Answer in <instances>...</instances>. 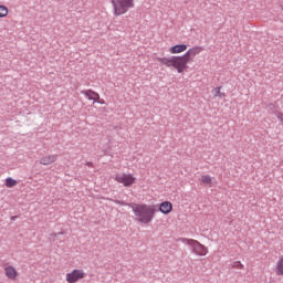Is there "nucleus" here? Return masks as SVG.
I'll list each match as a JSON object with an SVG mask.
<instances>
[{"mask_svg":"<svg viewBox=\"0 0 283 283\" xmlns=\"http://www.w3.org/2000/svg\"><path fill=\"white\" fill-rule=\"evenodd\" d=\"M132 209L137 222H140V224H150L158 212L155 205L147 203H134Z\"/></svg>","mask_w":283,"mask_h":283,"instance_id":"f03ea898","label":"nucleus"},{"mask_svg":"<svg viewBox=\"0 0 283 283\" xmlns=\"http://www.w3.org/2000/svg\"><path fill=\"white\" fill-rule=\"evenodd\" d=\"M112 202H115V205H120L122 207H128L129 203L120 200H112Z\"/></svg>","mask_w":283,"mask_h":283,"instance_id":"a211bd4d","label":"nucleus"},{"mask_svg":"<svg viewBox=\"0 0 283 283\" xmlns=\"http://www.w3.org/2000/svg\"><path fill=\"white\" fill-rule=\"evenodd\" d=\"M200 184L205 187H213V177L210 175H202L200 178Z\"/></svg>","mask_w":283,"mask_h":283,"instance_id":"f8f14e48","label":"nucleus"},{"mask_svg":"<svg viewBox=\"0 0 283 283\" xmlns=\"http://www.w3.org/2000/svg\"><path fill=\"white\" fill-rule=\"evenodd\" d=\"M4 275L8 277V280H11L14 282L19 277V271H17V268L13 265H4L3 266Z\"/></svg>","mask_w":283,"mask_h":283,"instance_id":"0eeeda50","label":"nucleus"},{"mask_svg":"<svg viewBox=\"0 0 283 283\" xmlns=\"http://www.w3.org/2000/svg\"><path fill=\"white\" fill-rule=\"evenodd\" d=\"M184 242L188 244V247L192 248V252L195 255L205 256L209 253V248L205 247L200 241L193 239H184Z\"/></svg>","mask_w":283,"mask_h":283,"instance_id":"20e7f679","label":"nucleus"},{"mask_svg":"<svg viewBox=\"0 0 283 283\" xmlns=\"http://www.w3.org/2000/svg\"><path fill=\"white\" fill-rule=\"evenodd\" d=\"M274 273L275 275H277L279 277H282L283 276V256H281L275 266H274Z\"/></svg>","mask_w":283,"mask_h":283,"instance_id":"ddd939ff","label":"nucleus"},{"mask_svg":"<svg viewBox=\"0 0 283 283\" xmlns=\"http://www.w3.org/2000/svg\"><path fill=\"white\" fill-rule=\"evenodd\" d=\"M87 277V273L83 269H73L65 275L66 283H77Z\"/></svg>","mask_w":283,"mask_h":283,"instance_id":"39448f33","label":"nucleus"},{"mask_svg":"<svg viewBox=\"0 0 283 283\" xmlns=\"http://www.w3.org/2000/svg\"><path fill=\"white\" fill-rule=\"evenodd\" d=\"M86 165H87V167H94V163H92V161L86 163Z\"/></svg>","mask_w":283,"mask_h":283,"instance_id":"aec40b11","label":"nucleus"},{"mask_svg":"<svg viewBox=\"0 0 283 283\" xmlns=\"http://www.w3.org/2000/svg\"><path fill=\"white\" fill-rule=\"evenodd\" d=\"M231 266L232 269H240V270L244 269V264H242V262L240 261H234Z\"/></svg>","mask_w":283,"mask_h":283,"instance_id":"f3484780","label":"nucleus"},{"mask_svg":"<svg viewBox=\"0 0 283 283\" xmlns=\"http://www.w3.org/2000/svg\"><path fill=\"white\" fill-rule=\"evenodd\" d=\"M187 44H176L168 49L170 54H182V52H187Z\"/></svg>","mask_w":283,"mask_h":283,"instance_id":"9d476101","label":"nucleus"},{"mask_svg":"<svg viewBox=\"0 0 283 283\" xmlns=\"http://www.w3.org/2000/svg\"><path fill=\"white\" fill-rule=\"evenodd\" d=\"M212 93L214 94V97L216 98H222V96H224V93H222V87L219 86V87H216Z\"/></svg>","mask_w":283,"mask_h":283,"instance_id":"dca6fc26","label":"nucleus"},{"mask_svg":"<svg viewBox=\"0 0 283 283\" xmlns=\"http://www.w3.org/2000/svg\"><path fill=\"white\" fill-rule=\"evenodd\" d=\"M276 116H277L279 120H281V123H282V125H283V114H282V113H279Z\"/></svg>","mask_w":283,"mask_h":283,"instance_id":"6ab92c4d","label":"nucleus"},{"mask_svg":"<svg viewBox=\"0 0 283 283\" xmlns=\"http://www.w3.org/2000/svg\"><path fill=\"white\" fill-rule=\"evenodd\" d=\"M202 46H192L184 55H171L169 57H157L158 63L170 70H176L178 74H184L189 70V63H193V59L203 52Z\"/></svg>","mask_w":283,"mask_h":283,"instance_id":"f257e3e1","label":"nucleus"},{"mask_svg":"<svg viewBox=\"0 0 283 283\" xmlns=\"http://www.w3.org/2000/svg\"><path fill=\"white\" fill-rule=\"evenodd\" d=\"M17 185H19V181H17L15 179L11 178V177H8L6 180H4V186L8 188V189H12V187H17Z\"/></svg>","mask_w":283,"mask_h":283,"instance_id":"4468645a","label":"nucleus"},{"mask_svg":"<svg viewBox=\"0 0 283 283\" xmlns=\"http://www.w3.org/2000/svg\"><path fill=\"white\" fill-rule=\"evenodd\" d=\"M114 180L124 187H132L133 185H136V177L132 174H116Z\"/></svg>","mask_w":283,"mask_h":283,"instance_id":"423d86ee","label":"nucleus"},{"mask_svg":"<svg viewBox=\"0 0 283 283\" xmlns=\"http://www.w3.org/2000/svg\"><path fill=\"white\" fill-rule=\"evenodd\" d=\"M82 94L87 98V101H93L94 103L101 101V95L96 91L86 90L82 91Z\"/></svg>","mask_w":283,"mask_h":283,"instance_id":"6e6552de","label":"nucleus"},{"mask_svg":"<svg viewBox=\"0 0 283 283\" xmlns=\"http://www.w3.org/2000/svg\"><path fill=\"white\" fill-rule=\"evenodd\" d=\"M10 10H8V7L0 4V19H6L8 17Z\"/></svg>","mask_w":283,"mask_h":283,"instance_id":"2eb2a0df","label":"nucleus"},{"mask_svg":"<svg viewBox=\"0 0 283 283\" xmlns=\"http://www.w3.org/2000/svg\"><path fill=\"white\" fill-rule=\"evenodd\" d=\"M97 103H101V105H105V101L104 99H99V101H97Z\"/></svg>","mask_w":283,"mask_h":283,"instance_id":"412c9836","label":"nucleus"},{"mask_svg":"<svg viewBox=\"0 0 283 283\" xmlns=\"http://www.w3.org/2000/svg\"><path fill=\"white\" fill-rule=\"evenodd\" d=\"M135 0H111L114 17H123L134 8Z\"/></svg>","mask_w":283,"mask_h":283,"instance_id":"7ed1b4c3","label":"nucleus"},{"mask_svg":"<svg viewBox=\"0 0 283 283\" xmlns=\"http://www.w3.org/2000/svg\"><path fill=\"white\" fill-rule=\"evenodd\" d=\"M159 211L164 216H169L174 211V205L170 201H164L159 205Z\"/></svg>","mask_w":283,"mask_h":283,"instance_id":"1a4fd4ad","label":"nucleus"},{"mask_svg":"<svg viewBox=\"0 0 283 283\" xmlns=\"http://www.w3.org/2000/svg\"><path fill=\"white\" fill-rule=\"evenodd\" d=\"M57 159L56 155H45L40 159V165L48 167L49 165H54V161Z\"/></svg>","mask_w":283,"mask_h":283,"instance_id":"9b49d317","label":"nucleus"}]
</instances>
